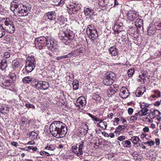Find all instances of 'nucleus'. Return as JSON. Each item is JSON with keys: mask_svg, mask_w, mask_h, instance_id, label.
<instances>
[{"mask_svg": "<svg viewBox=\"0 0 161 161\" xmlns=\"http://www.w3.org/2000/svg\"><path fill=\"white\" fill-rule=\"evenodd\" d=\"M66 19L63 16H61L58 17L57 22L61 26L59 38L62 42L67 45L71 42L75 35L72 31L68 29V25H64Z\"/></svg>", "mask_w": 161, "mask_h": 161, "instance_id": "1", "label": "nucleus"}, {"mask_svg": "<svg viewBox=\"0 0 161 161\" xmlns=\"http://www.w3.org/2000/svg\"><path fill=\"white\" fill-rule=\"evenodd\" d=\"M51 133L57 138H62L65 136L68 131L66 125L61 121H56L50 126Z\"/></svg>", "mask_w": 161, "mask_h": 161, "instance_id": "2", "label": "nucleus"}, {"mask_svg": "<svg viewBox=\"0 0 161 161\" xmlns=\"http://www.w3.org/2000/svg\"><path fill=\"white\" fill-rule=\"evenodd\" d=\"M10 6L11 10L14 13L18 14L19 16H23L27 15L29 11L31 9L30 5L28 3L25 5L14 1L11 3Z\"/></svg>", "mask_w": 161, "mask_h": 161, "instance_id": "3", "label": "nucleus"}, {"mask_svg": "<svg viewBox=\"0 0 161 161\" xmlns=\"http://www.w3.org/2000/svg\"><path fill=\"white\" fill-rule=\"evenodd\" d=\"M41 49L43 48H47L51 51L53 52L56 49V43L47 36H41Z\"/></svg>", "mask_w": 161, "mask_h": 161, "instance_id": "4", "label": "nucleus"}, {"mask_svg": "<svg viewBox=\"0 0 161 161\" xmlns=\"http://www.w3.org/2000/svg\"><path fill=\"white\" fill-rule=\"evenodd\" d=\"M93 25H89L86 30V33L88 37L92 41H94L96 39L98 36V34L96 29H95Z\"/></svg>", "mask_w": 161, "mask_h": 161, "instance_id": "5", "label": "nucleus"}, {"mask_svg": "<svg viewBox=\"0 0 161 161\" xmlns=\"http://www.w3.org/2000/svg\"><path fill=\"white\" fill-rule=\"evenodd\" d=\"M35 60L33 57H29L27 58L26 62L25 68L27 72H31L35 67Z\"/></svg>", "mask_w": 161, "mask_h": 161, "instance_id": "6", "label": "nucleus"}, {"mask_svg": "<svg viewBox=\"0 0 161 161\" xmlns=\"http://www.w3.org/2000/svg\"><path fill=\"white\" fill-rule=\"evenodd\" d=\"M115 75L113 72H111L104 77L103 83L107 86L111 85L115 80Z\"/></svg>", "mask_w": 161, "mask_h": 161, "instance_id": "7", "label": "nucleus"}, {"mask_svg": "<svg viewBox=\"0 0 161 161\" xmlns=\"http://www.w3.org/2000/svg\"><path fill=\"white\" fill-rule=\"evenodd\" d=\"M84 141H82L76 146H73L72 147L73 152L77 156H79L83 154L82 149L84 147Z\"/></svg>", "mask_w": 161, "mask_h": 161, "instance_id": "8", "label": "nucleus"}, {"mask_svg": "<svg viewBox=\"0 0 161 161\" xmlns=\"http://www.w3.org/2000/svg\"><path fill=\"white\" fill-rule=\"evenodd\" d=\"M5 25V30L9 33L12 34L15 31L14 24L11 21L6 20L4 22Z\"/></svg>", "mask_w": 161, "mask_h": 161, "instance_id": "9", "label": "nucleus"}, {"mask_svg": "<svg viewBox=\"0 0 161 161\" xmlns=\"http://www.w3.org/2000/svg\"><path fill=\"white\" fill-rule=\"evenodd\" d=\"M86 104V101L85 98L83 97H80L77 100L75 105L79 108L83 109Z\"/></svg>", "mask_w": 161, "mask_h": 161, "instance_id": "10", "label": "nucleus"}, {"mask_svg": "<svg viewBox=\"0 0 161 161\" xmlns=\"http://www.w3.org/2000/svg\"><path fill=\"white\" fill-rule=\"evenodd\" d=\"M127 17L128 20L130 21L133 25V21H134L138 17L136 12L134 11H130L127 14Z\"/></svg>", "mask_w": 161, "mask_h": 161, "instance_id": "11", "label": "nucleus"}, {"mask_svg": "<svg viewBox=\"0 0 161 161\" xmlns=\"http://www.w3.org/2000/svg\"><path fill=\"white\" fill-rule=\"evenodd\" d=\"M129 94L128 91L125 87H122L120 90L119 95L123 98H127Z\"/></svg>", "mask_w": 161, "mask_h": 161, "instance_id": "12", "label": "nucleus"}, {"mask_svg": "<svg viewBox=\"0 0 161 161\" xmlns=\"http://www.w3.org/2000/svg\"><path fill=\"white\" fill-rule=\"evenodd\" d=\"M109 53L113 57V58H115L116 56H118V51L115 47L113 46L110 47L109 49Z\"/></svg>", "mask_w": 161, "mask_h": 161, "instance_id": "13", "label": "nucleus"}, {"mask_svg": "<svg viewBox=\"0 0 161 161\" xmlns=\"http://www.w3.org/2000/svg\"><path fill=\"white\" fill-rule=\"evenodd\" d=\"M122 23L118 24L115 23L113 27V29L114 30V32L119 33L121 31V27L122 26Z\"/></svg>", "mask_w": 161, "mask_h": 161, "instance_id": "14", "label": "nucleus"}, {"mask_svg": "<svg viewBox=\"0 0 161 161\" xmlns=\"http://www.w3.org/2000/svg\"><path fill=\"white\" fill-rule=\"evenodd\" d=\"M8 66L7 60L3 59L0 60V69L2 70H5Z\"/></svg>", "mask_w": 161, "mask_h": 161, "instance_id": "15", "label": "nucleus"}, {"mask_svg": "<svg viewBox=\"0 0 161 161\" xmlns=\"http://www.w3.org/2000/svg\"><path fill=\"white\" fill-rule=\"evenodd\" d=\"M82 53H83V51L80 48L78 49H76L72 51L71 53H69L68 55L69 58H70L72 56H75L78 54Z\"/></svg>", "mask_w": 161, "mask_h": 161, "instance_id": "16", "label": "nucleus"}, {"mask_svg": "<svg viewBox=\"0 0 161 161\" xmlns=\"http://www.w3.org/2000/svg\"><path fill=\"white\" fill-rule=\"evenodd\" d=\"M9 108L6 105H2L0 107V112L3 114H7L9 112Z\"/></svg>", "mask_w": 161, "mask_h": 161, "instance_id": "17", "label": "nucleus"}, {"mask_svg": "<svg viewBox=\"0 0 161 161\" xmlns=\"http://www.w3.org/2000/svg\"><path fill=\"white\" fill-rule=\"evenodd\" d=\"M143 21L142 19L140 18H136L135 22V25L137 28H140L143 25Z\"/></svg>", "mask_w": 161, "mask_h": 161, "instance_id": "18", "label": "nucleus"}, {"mask_svg": "<svg viewBox=\"0 0 161 161\" xmlns=\"http://www.w3.org/2000/svg\"><path fill=\"white\" fill-rule=\"evenodd\" d=\"M68 8H69L68 11L69 14L71 15L72 14L77 13V11L76 10L75 11V8L73 5H70Z\"/></svg>", "mask_w": 161, "mask_h": 161, "instance_id": "19", "label": "nucleus"}, {"mask_svg": "<svg viewBox=\"0 0 161 161\" xmlns=\"http://www.w3.org/2000/svg\"><path fill=\"white\" fill-rule=\"evenodd\" d=\"M97 126L101 128L102 129L105 130L107 126V124L106 122H103L102 120V122L97 124Z\"/></svg>", "mask_w": 161, "mask_h": 161, "instance_id": "20", "label": "nucleus"}, {"mask_svg": "<svg viewBox=\"0 0 161 161\" xmlns=\"http://www.w3.org/2000/svg\"><path fill=\"white\" fill-rule=\"evenodd\" d=\"M130 140H128L123 141L121 143L123 146L125 147L128 148L131 147V144Z\"/></svg>", "mask_w": 161, "mask_h": 161, "instance_id": "21", "label": "nucleus"}, {"mask_svg": "<svg viewBox=\"0 0 161 161\" xmlns=\"http://www.w3.org/2000/svg\"><path fill=\"white\" fill-rule=\"evenodd\" d=\"M130 140L135 145H138V142L140 141L139 138L137 136H133L131 137Z\"/></svg>", "mask_w": 161, "mask_h": 161, "instance_id": "22", "label": "nucleus"}, {"mask_svg": "<svg viewBox=\"0 0 161 161\" xmlns=\"http://www.w3.org/2000/svg\"><path fill=\"white\" fill-rule=\"evenodd\" d=\"M44 17L47 18L48 19L52 20H54L55 19V16L53 14V12H48L46 15H44Z\"/></svg>", "mask_w": 161, "mask_h": 161, "instance_id": "23", "label": "nucleus"}, {"mask_svg": "<svg viewBox=\"0 0 161 161\" xmlns=\"http://www.w3.org/2000/svg\"><path fill=\"white\" fill-rule=\"evenodd\" d=\"M88 115L92 119V120L94 121V122H99V123H101V122H102V119H99L98 118L94 116L90 113H89Z\"/></svg>", "mask_w": 161, "mask_h": 161, "instance_id": "24", "label": "nucleus"}, {"mask_svg": "<svg viewBox=\"0 0 161 161\" xmlns=\"http://www.w3.org/2000/svg\"><path fill=\"white\" fill-rule=\"evenodd\" d=\"M84 14L86 16L89 15L91 13H93V10L89 8H85L84 9Z\"/></svg>", "mask_w": 161, "mask_h": 161, "instance_id": "25", "label": "nucleus"}, {"mask_svg": "<svg viewBox=\"0 0 161 161\" xmlns=\"http://www.w3.org/2000/svg\"><path fill=\"white\" fill-rule=\"evenodd\" d=\"M12 84V82L11 80L7 79L5 80H4L2 82V84L4 86H9L11 85Z\"/></svg>", "mask_w": 161, "mask_h": 161, "instance_id": "26", "label": "nucleus"}, {"mask_svg": "<svg viewBox=\"0 0 161 161\" xmlns=\"http://www.w3.org/2000/svg\"><path fill=\"white\" fill-rule=\"evenodd\" d=\"M41 89L45 90L47 89L49 86V85L47 82L46 81H42L41 83Z\"/></svg>", "mask_w": 161, "mask_h": 161, "instance_id": "27", "label": "nucleus"}, {"mask_svg": "<svg viewBox=\"0 0 161 161\" xmlns=\"http://www.w3.org/2000/svg\"><path fill=\"white\" fill-rule=\"evenodd\" d=\"M37 136L38 134L37 133L34 131H31L30 133L29 138L32 140H33L37 138Z\"/></svg>", "mask_w": 161, "mask_h": 161, "instance_id": "28", "label": "nucleus"}, {"mask_svg": "<svg viewBox=\"0 0 161 161\" xmlns=\"http://www.w3.org/2000/svg\"><path fill=\"white\" fill-rule=\"evenodd\" d=\"M92 98L96 101H99L101 100V97L98 94L95 93H93Z\"/></svg>", "mask_w": 161, "mask_h": 161, "instance_id": "29", "label": "nucleus"}, {"mask_svg": "<svg viewBox=\"0 0 161 161\" xmlns=\"http://www.w3.org/2000/svg\"><path fill=\"white\" fill-rule=\"evenodd\" d=\"M107 94L108 97H111L115 93V91L112 88H110L107 91Z\"/></svg>", "mask_w": 161, "mask_h": 161, "instance_id": "30", "label": "nucleus"}, {"mask_svg": "<svg viewBox=\"0 0 161 161\" xmlns=\"http://www.w3.org/2000/svg\"><path fill=\"white\" fill-rule=\"evenodd\" d=\"M72 85L74 90H76L78 89L79 82L77 80H74L72 82Z\"/></svg>", "mask_w": 161, "mask_h": 161, "instance_id": "31", "label": "nucleus"}, {"mask_svg": "<svg viewBox=\"0 0 161 161\" xmlns=\"http://www.w3.org/2000/svg\"><path fill=\"white\" fill-rule=\"evenodd\" d=\"M44 148L45 149L48 150L50 151H53L55 149V147L54 145H50L49 146L47 145L45 146Z\"/></svg>", "mask_w": 161, "mask_h": 161, "instance_id": "32", "label": "nucleus"}, {"mask_svg": "<svg viewBox=\"0 0 161 161\" xmlns=\"http://www.w3.org/2000/svg\"><path fill=\"white\" fill-rule=\"evenodd\" d=\"M23 81L24 83H28L32 81V78L29 76H26L23 78Z\"/></svg>", "mask_w": 161, "mask_h": 161, "instance_id": "33", "label": "nucleus"}, {"mask_svg": "<svg viewBox=\"0 0 161 161\" xmlns=\"http://www.w3.org/2000/svg\"><path fill=\"white\" fill-rule=\"evenodd\" d=\"M12 64L14 68L15 69L19 67V63L18 60L14 59L13 61Z\"/></svg>", "mask_w": 161, "mask_h": 161, "instance_id": "34", "label": "nucleus"}, {"mask_svg": "<svg viewBox=\"0 0 161 161\" xmlns=\"http://www.w3.org/2000/svg\"><path fill=\"white\" fill-rule=\"evenodd\" d=\"M5 31L3 27L0 25V38H2L5 34Z\"/></svg>", "mask_w": 161, "mask_h": 161, "instance_id": "35", "label": "nucleus"}, {"mask_svg": "<svg viewBox=\"0 0 161 161\" xmlns=\"http://www.w3.org/2000/svg\"><path fill=\"white\" fill-rule=\"evenodd\" d=\"M128 76L130 77H131L134 73V68H132L129 69L128 71Z\"/></svg>", "mask_w": 161, "mask_h": 161, "instance_id": "36", "label": "nucleus"}, {"mask_svg": "<svg viewBox=\"0 0 161 161\" xmlns=\"http://www.w3.org/2000/svg\"><path fill=\"white\" fill-rule=\"evenodd\" d=\"M141 109L140 110L142 114H144V116L147 115V114L149 113H147L148 111V109L147 108H141Z\"/></svg>", "mask_w": 161, "mask_h": 161, "instance_id": "37", "label": "nucleus"}, {"mask_svg": "<svg viewBox=\"0 0 161 161\" xmlns=\"http://www.w3.org/2000/svg\"><path fill=\"white\" fill-rule=\"evenodd\" d=\"M74 8H75V11L76 10L77 11H79L81 9V8L82 7V5L80 4H75L73 5Z\"/></svg>", "mask_w": 161, "mask_h": 161, "instance_id": "38", "label": "nucleus"}, {"mask_svg": "<svg viewBox=\"0 0 161 161\" xmlns=\"http://www.w3.org/2000/svg\"><path fill=\"white\" fill-rule=\"evenodd\" d=\"M150 104L145 102H141L140 103L141 108H147L148 107Z\"/></svg>", "mask_w": 161, "mask_h": 161, "instance_id": "39", "label": "nucleus"}, {"mask_svg": "<svg viewBox=\"0 0 161 161\" xmlns=\"http://www.w3.org/2000/svg\"><path fill=\"white\" fill-rule=\"evenodd\" d=\"M39 38H37L36 39L35 45L36 48L38 49H40V43L39 42Z\"/></svg>", "mask_w": 161, "mask_h": 161, "instance_id": "40", "label": "nucleus"}, {"mask_svg": "<svg viewBox=\"0 0 161 161\" xmlns=\"http://www.w3.org/2000/svg\"><path fill=\"white\" fill-rule=\"evenodd\" d=\"M8 78L12 80V81H15L16 79V76L14 74H11L8 75Z\"/></svg>", "mask_w": 161, "mask_h": 161, "instance_id": "41", "label": "nucleus"}, {"mask_svg": "<svg viewBox=\"0 0 161 161\" xmlns=\"http://www.w3.org/2000/svg\"><path fill=\"white\" fill-rule=\"evenodd\" d=\"M144 92V91L142 92L140 89H138L136 92V95L137 97H140L143 94Z\"/></svg>", "mask_w": 161, "mask_h": 161, "instance_id": "42", "label": "nucleus"}, {"mask_svg": "<svg viewBox=\"0 0 161 161\" xmlns=\"http://www.w3.org/2000/svg\"><path fill=\"white\" fill-rule=\"evenodd\" d=\"M139 78H141L143 80V82L146 80V79L145 78V77H147V76L146 75L142 74L141 75H139Z\"/></svg>", "mask_w": 161, "mask_h": 161, "instance_id": "43", "label": "nucleus"}, {"mask_svg": "<svg viewBox=\"0 0 161 161\" xmlns=\"http://www.w3.org/2000/svg\"><path fill=\"white\" fill-rule=\"evenodd\" d=\"M4 56L3 57V58L6 59V58H9L10 56V54L8 52H6L4 53Z\"/></svg>", "mask_w": 161, "mask_h": 161, "instance_id": "44", "label": "nucleus"}, {"mask_svg": "<svg viewBox=\"0 0 161 161\" xmlns=\"http://www.w3.org/2000/svg\"><path fill=\"white\" fill-rule=\"evenodd\" d=\"M41 155L45 157L48 156L50 155V154L48 152L44 151H41Z\"/></svg>", "mask_w": 161, "mask_h": 161, "instance_id": "45", "label": "nucleus"}, {"mask_svg": "<svg viewBox=\"0 0 161 161\" xmlns=\"http://www.w3.org/2000/svg\"><path fill=\"white\" fill-rule=\"evenodd\" d=\"M81 129L85 131L88 132L89 130L88 125L86 124H83V128Z\"/></svg>", "mask_w": 161, "mask_h": 161, "instance_id": "46", "label": "nucleus"}, {"mask_svg": "<svg viewBox=\"0 0 161 161\" xmlns=\"http://www.w3.org/2000/svg\"><path fill=\"white\" fill-rule=\"evenodd\" d=\"M113 87L114 88V90L115 91V93L119 91V89L118 85L116 84H114L113 85Z\"/></svg>", "mask_w": 161, "mask_h": 161, "instance_id": "47", "label": "nucleus"}, {"mask_svg": "<svg viewBox=\"0 0 161 161\" xmlns=\"http://www.w3.org/2000/svg\"><path fill=\"white\" fill-rule=\"evenodd\" d=\"M47 103V102L45 103H41V107H42V110L47 108L48 105Z\"/></svg>", "mask_w": 161, "mask_h": 161, "instance_id": "48", "label": "nucleus"}, {"mask_svg": "<svg viewBox=\"0 0 161 161\" xmlns=\"http://www.w3.org/2000/svg\"><path fill=\"white\" fill-rule=\"evenodd\" d=\"M154 113L157 116L160 115L161 114L160 112L157 109H155L154 110Z\"/></svg>", "mask_w": 161, "mask_h": 161, "instance_id": "49", "label": "nucleus"}, {"mask_svg": "<svg viewBox=\"0 0 161 161\" xmlns=\"http://www.w3.org/2000/svg\"><path fill=\"white\" fill-rule=\"evenodd\" d=\"M79 132L80 134H81V135H82V136H84L86 135L87 133V132L85 131L82 129H81V130H80Z\"/></svg>", "mask_w": 161, "mask_h": 161, "instance_id": "50", "label": "nucleus"}, {"mask_svg": "<svg viewBox=\"0 0 161 161\" xmlns=\"http://www.w3.org/2000/svg\"><path fill=\"white\" fill-rule=\"evenodd\" d=\"M137 116L135 114L134 115L130 117V120L132 121H135L137 120Z\"/></svg>", "mask_w": 161, "mask_h": 161, "instance_id": "51", "label": "nucleus"}, {"mask_svg": "<svg viewBox=\"0 0 161 161\" xmlns=\"http://www.w3.org/2000/svg\"><path fill=\"white\" fill-rule=\"evenodd\" d=\"M25 106L27 108H35V106L31 104L30 103L26 104Z\"/></svg>", "mask_w": 161, "mask_h": 161, "instance_id": "52", "label": "nucleus"}, {"mask_svg": "<svg viewBox=\"0 0 161 161\" xmlns=\"http://www.w3.org/2000/svg\"><path fill=\"white\" fill-rule=\"evenodd\" d=\"M128 113L130 115H131L133 114V109L132 108H129L128 109Z\"/></svg>", "mask_w": 161, "mask_h": 161, "instance_id": "53", "label": "nucleus"}, {"mask_svg": "<svg viewBox=\"0 0 161 161\" xmlns=\"http://www.w3.org/2000/svg\"><path fill=\"white\" fill-rule=\"evenodd\" d=\"M156 25L157 26L156 27V29L158 30H161V23H156Z\"/></svg>", "mask_w": 161, "mask_h": 161, "instance_id": "54", "label": "nucleus"}, {"mask_svg": "<svg viewBox=\"0 0 161 161\" xmlns=\"http://www.w3.org/2000/svg\"><path fill=\"white\" fill-rule=\"evenodd\" d=\"M118 140L120 141H123L125 139V136H122L118 137Z\"/></svg>", "mask_w": 161, "mask_h": 161, "instance_id": "55", "label": "nucleus"}, {"mask_svg": "<svg viewBox=\"0 0 161 161\" xmlns=\"http://www.w3.org/2000/svg\"><path fill=\"white\" fill-rule=\"evenodd\" d=\"M135 115H136V116H144V114H142V113L140 111L138 113L135 114Z\"/></svg>", "mask_w": 161, "mask_h": 161, "instance_id": "56", "label": "nucleus"}, {"mask_svg": "<svg viewBox=\"0 0 161 161\" xmlns=\"http://www.w3.org/2000/svg\"><path fill=\"white\" fill-rule=\"evenodd\" d=\"M35 82H37V83L35 84V87L38 88H39L40 87V84L39 83L40 82L38 81H37L36 80Z\"/></svg>", "mask_w": 161, "mask_h": 161, "instance_id": "57", "label": "nucleus"}, {"mask_svg": "<svg viewBox=\"0 0 161 161\" xmlns=\"http://www.w3.org/2000/svg\"><path fill=\"white\" fill-rule=\"evenodd\" d=\"M154 142L153 141H148V145L149 146H152L154 145Z\"/></svg>", "mask_w": 161, "mask_h": 161, "instance_id": "58", "label": "nucleus"}, {"mask_svg": "<svg viewBox=\"0 0 161 161\" xmlns=\"http://www.w3.org/2000/svg\"><path fill=\"white\" fill-rule=\"evenodd\" d=\"M155 55L158 56H161V51H157L155 53Z\"/></svg>", "mask_w": 161, "mask_h": 161, "instance_id": "59", "label": "nucleus"}, {"mask_svg": "<svg viewBox=\"0 0 161 161\" xmlns=\"http://www.w3.org/2000/svg\"><path fill=\"white\" fill-rule=\"evenodd\" d=\"M156 144L157 145H159L160 144V140L159 138H156L155 139Z\"/></svg>", "mask_w": 161, "mask_h": 161, "instance_id": "60", "label": "nucleus"}, {"mask_svg": "<svg viewBox=\"0 0 161 161\" xmlns=\"http://www.w3.org/2000/svg\"><path fill=\"white\" fill-rule=\"evenodd\" d=\"M11 144L13 146H15V147H17L18 145V143L17 142H12L11 143Z\"/></svg>", "mask_w": 161, "mask_h": 161, "instance_id": "61", "label": "nucleus"}, {"mask_svg": "<svg viewBox=\"0 0 161 161\" xmlns=\"http://www.w3.org/2000/svg\"><path fill=\"white\" fill-rule=\"evenodd\" d=\"M43 145H42V147L44 148L45 146H47L48 145V144L47 143V142L46 140L43 141Z\"/></svg>", "mask_w": 161, "mask_h": 161, "instance_id": "62", "label": "nucleus"}, {"mask_svg": "<svg viewBox=\"0 0 161 161\" xmlns=\"http://www.w3.org/2000/svg\"><path fill=\"white\" fill-rule=\"evenodd\" d=\"M143 130L145 132H147L149 130V129L148 127H146L143 128Z\"/></svg>", "mask_w": 161, "mask_h": 161, "instance_id": "63", "label": "nucleus"}, {"mask_svg": "<svg viewBox=\"0 0 161 161\" xmlns=\"http://www.w3.org/2000/svg\"><path fill=\"white\" fill-rule=\"evenodd\" d=\"M113 115V114L112 113H111L108 115V118L111 119H112Z\"/></svg>", "mask_w": 161, "mask_h": 161, "instance_id": "64", "label": "nucleus"}]
</instances>
